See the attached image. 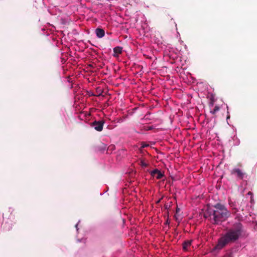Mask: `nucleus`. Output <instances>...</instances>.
Returning <instances> with one entry per match:
<instances>
[{
    "label": "nucleus",
    "instance_id": "nucleus-12",
    "mask_svg": "<svg viewBox=\"0 0 257 257\" xmlns=\"http://www.w3.org/2000/svg\"><path fill=\"white\" fill-rule=\"evenodd\" d=\"M139 164L142 167H146L148 166V164L145 163L144 160H141Z\"/></svg>",
    "mask_w": 257,
    "mask_h": 257
},
{
    "label": "nucleus",
    "instance_id": "nucleus-13",
    "mask_svg": "<svg viewBox=\"0 0 257 257\" xmlns=\"http://www.w3.org/2000/svg\"><path fill=\"white\" fill-rule=\"evenodd\" d=\"M164 209L166 210V213L168 215V214H169L168 209L169 208V206L167 204H165L164 206Z\"/></svg>",
    "mask_w": 257,
    "mask_h": 257
},
{
    "label": "nucleus",
    "instance_id": "nucleus-10",
    "mask_svg": "<svg viewBox=\"0 0 257 257\" xmlns=\"http://www.w3.org/2000/svg\"><path fill=\"white\" fill-rule=\"evenodd\" d=\"M115 149V147L114 145H110L107 150V154H111L112 152Z\"/></svg>",
    "mask_w": 257,
    "mask_h": 257
},
{
    "label": "nucleus",
    "instance_id": "nucleus-14",
    "mask_svg": "<svg viewBox=\"0 0 257 257\" xmlns=\"http://www.w3.org/2000/svg\"><path fill=\"white\" fill-rule=\"evenodd\" d=\"M97 92L98 93V96H100L102 94L103 91L101 90V89H100L99 87H98L96 89Z\"/></svg>",
    "mask_w": 257,
    "mask_h": 257
},
{
    "label": "nucleus",
    "instance_id": "nucleus-15",
    "mask_svg": "<svg viewBox=\"0 0 257 257\" xmlns=\"http://www.w3.org/2000/svg\"><path fill=\"white\" fill-rule=\"evenodd\" d=\"M149 146L148 145H143L142 146V147H143V148H145V147H147V146Z\"/></svg>",
    "mask_w": 257,
    "mask_h": 257
},
{
    "label": "nucleus",
    "instance_id": "nucleus-19",
    "mask_svg": "<svg viewBox=\"0 0 257 257\" xmlns=\"http://www.w3.org/2000/svg\"><path fill=\"white\" fill-rule=\"evenodd\" d=\"M151 129H152L151 127H150L149 128V130H151Z\"/></svg>",
    "mask_w": 257,
    "mask_h": 257
},
{
    "label": "nucleus",
    "instance_id": "nucleus-4",
    "mask_svg": "<svg viewBox=\"0 0 257 257\" xmlns=\"http://www.w3.org/2000/svg\"><path fill=\"white\" fill-rule=\"evenodd\" d=\"M104 122H105L103 120L99 121L95 120L93 122L90 123V124L92 127H93L96 131L98 132H101L103 130Z\"/></svg>",
    "mask_w": 257,
    "mask_h": 257
},
{
    "label": "nucleus",
    "instance_id": "nucleus-3",
    "mask_svg": "<svg viewBox=\"0 0 257 257\" xmlns=\"http://www.w3.org/2000/svg\"><path fill=\"white\" fill-rule=\"evenodd\" d=\"M230 174L239 180H242L244 177H246V173L239 168L233 169L230 171Z\"/></svg>",
    "mask_w": 257,
    "mask_h": 257
},
{
    "label": "nucleus",
    "instance_id": "nucleus-17",
    "mask_svg": "<svg viewBox=\"0 0 257 257\" xmlns=\"http://www.w3.org/2000/svg\"><path fill=\"white\" fill-rule=\"evenodd\" d=\"M160 201H161V199L158 200L156 202V203H157V204H158V203L160 202Z\"/></svg>",
    "mask_w": 257,
    "mask_h": 257
},
{
    "label": "nucleus",
    "instance_id": "nucleus-6",
    "mask_svg": "<svg viewBox=\"0 0 257 257\" xmlns=\"http://www.w3.org/2000/svg\"><path fill=\"white\" fill-rule=\"evenodd\" d=\"M95 33H96V36L99 38H102L104 36V34H105L104 30L102 29L99 28H97L95 30Z\"/></svg>",
    "mask_w": 257,
    "mask_h": 257
},
{
    "label": "nucleus",
    "instance_id": "nucleus-9",
    "mask_svg": "<svg viewBox=\"0 0 257 257\" xmlns=\"http://www.w3.org/2000/svg\"><path fill=\"white\" fill-rule=\"evenodd\" d=\"M229 204L230 206V207L232 208V211H233L232 213H236L238 211V210L235 207H236L235 202H232V201H229Z\"/></svg>",
    "mask_w": 257,
    "mask_h": 257
},
{
    "label": "nucleus",
    "instance_id": "nucleus-2",
    "mask_svg": "<svg viewBox=\"0 0 257 257\" xmlns=\"http://www.w3.org/2000/svg\"><path fill=\"white\" fill-rule=\"evenodd\" d=\"M243 232L242 224L239 222L234 223L232 226L227 230L225 234L218 241L215 248L220 249L228 244L236 242Z\"/></svg>",
    "mask_w": 257,
    "mask_h": 257
},
{
    "label": "nucleus",
    "instance_id": "nucleus-11",
    "mask_svg": "<svg viewBox=\"0 0 257 257\" xmlns=\"http://www.w3.org/2000/svg\"><path fill=\"white\" fill-rule=\"evenodd\" d=\"M219 109H220L219 107L218 106H217V105H216V106L214 107V109H213L212 110L210 111V112H211L212 114L215 115V113H216V112L217 111H218L219 110Z\"/></svg>",
    "mask_w": 257,
    "mask_h": 257
},
{
    "label": "nucleus",
    "instance_id": "nucleus-1",
    "mask_svg": "<svg viewBox=\"0 0 257 257\" xmlns=\"http://www.w3.org/2000/svg\"><path fill=\"white\" fill-rule=\"evenodd\" d=\"M229 216L230 213L225 206L219 203L212 207H208L204 213V217L213 224H218L224 221Z\"/></svg>",
    "mask_w": 257,
    "mask_h": 257
},
{
    "label": "nucleus",
    "instance_id": "nucleus-5",
    "mask_svg": "<svg viewBox=\"0 0 257 257\" xmlns=\"http://www.w3.org/2000/svg\"><path fill=\"white\" fill-rule=\"evenodd\" d=\"M151 175L153 177L156 175V177L157 179H161L164 176L162 172L157 169L153 170L151 172Z\"/></svg>",
    "mask_w": 257,
    "mask_h": 257
},
{
    "label": "nucleus",
    "instance_id": "nucleus-7",
    "mask_svg": "<svg viewBox=\"0 0 257 257\" xmlns=\"http://www.w3.org/2000/svg\"><path fill=\"white\" fill-rule=\"evenodd\" d=\"M191 242H192L191 240H188L185 241L183 243L182 246H183V249L184 250H185V251L188 250V247H189L191 245Z\"/></svg>",
    "mask_w": 257,
    "mask_h": 257
},
{
    "label": "nucleus",
    "instance_id": "nucleus-8",
    "mask_svg": "<svg viewBox=\"0 0 257 257\" xmlns=\"http://www.w3.org/2000/svg\"><path fill=\"white\" fill-rule=\"evenodd\" d=\"M122 48L119 46L115 47L113 48V56L116 57L115 54H120L122 53Z\"/></svg>",
    "mask_w": 257,
    "mask_h": 257
},
{
    "label": "nucleus",
    "instance_id": "nucleus-18",
    "mask_svg": "<svg viewBox=\"0 0 257 257\" xmlns=\"http://www.w3.org/2000/svg\"><path fill=\"white\" fill-rule=\"evenodd\" d=\"M248 195H252V193H251V192H249L248 193Z\"/></svg>",
    "mask_w": 257,
    "mask_h": 257
},
{
    "label": "nucleus",
    "instance_id": "nucleus-16",
    "mask_svg": "<svg viewBox=\"0 0 257 257\" xmlns=\"http://www.w3.org/2000/svg\"><path fill=\"white\" fill-rule=\"evenodd\" d=\"M179 210H180V209H179V208H177V209H176V213H177L178 212H179Z\"/></svg>",
    "mask_w": 257,
    "mask_h": 257
}]
</instances>
